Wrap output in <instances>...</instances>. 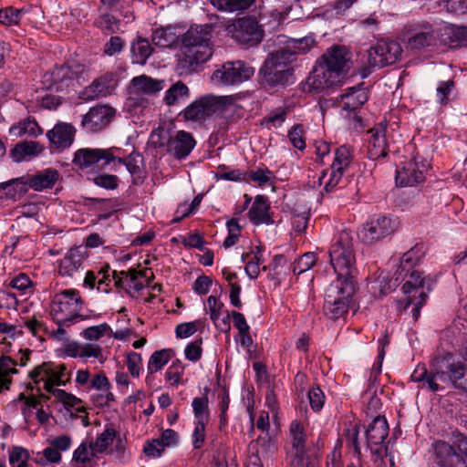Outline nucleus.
I'll list each match as a JSON object with an SVG mask.
<instances>
[{
    "instance_id": "obj_20",
    "label": "nucleus",
    "mask_w": 467,
    "mask_h": 467,
    "mask_svg": "<svg viewBox=\"0 0 467 467\" xmlns=\"http://www.w3.org/2000/svg\"><path fill=\"white\" fill-rule=\"evenodd\" d=\"M341 76L335 68L326 67L317 60L307 78V82L314 90L322 91L339 83Z\"/></svg>"
},
{
    "instance_id": "obj_39",
    "label": "nucleus",
    "mask_w": 467,
    "mask_h": 467,
    "mask_svg": "<svg viewBox=\"0 0 467 467\" xmlns=\"http://www.w3.org/2000/svg\"><path fill=\"white\" fill-rule=\"evenodd\" d=\"M212 5L223 12L245 11L255 4V0H210Z\"/></svg>"
},
{
    "instance_id": "obj_17",
    "label": "nucleus",
    "mask_w": 467,
    "mask_h": 467,
    "mask_svg": "<svg viewBox=\"0 0 467 467\" xmlns=\"http://www.w3.org/2000/svg\"><path fill=\"white\" fill-rule=\"evenodd\" d=\"M196 140L192 135L185 130H179L174 136L169 137L164 141L161 138L158 142L159 147L166 149L167 152L173 155L175 159H185L193 150Z\"/></svg>"
},
{
    "instance_id": "obj_4",
    "label": "nucleus",
    "mask_w": 467,
    "mask_h": 467,
    "mask_svg": "<svg viewBox=\"0 0 467 467\" xmlns=\"http://www.w3.org/2000/svg\"><path fill=\"white\" fill-rule=\"evenodd\" d=\"M83 301L79 292L67 289L57 293L50 304V314L58 326H71L77 319H83L79 315Z\"/></svg>"
},
{
    "instance_id": "obj_15",
    "label": "nucleus",
    "mask_w": 467,
    "mask_h": 467,
    "mask_svg": "<svg viewBox=\"0 0 467 467\" xmlns=\"http://www.w3.org/2000/svg\"><path fill=\"white\" fill-rule=\"evenodd\" d=\"M429 163L416 156L409 161H405L400 169L396 171V183L400 187L414 186L425 180L424 172Z\"/></svg>"
},
{
    "instance_id": "obj_42",
    "label": "nucleus",
    "mask_w": 467,
    "mask_h": 467,
    "mask_svg": "<svg viewBox=\"0 0 467 467\" xmlns=\"http://www.w3.org/2000/svg\"><path fill=\"white\" fill-rule=\"evenodd\" d=\"M10 133L14 136L28 135L37 137L42 133V129L35 119L28 118L18 124L13 125L10 128Z\"/></svg>"
},
{
    "instance_id": "obj_46",
    "label": "nucleus",
    "mask_w": 467,
    "mask_h": 467,
    "mask_svg": "<svg viewBox=\"0 0 467 467\" xmlns=\"http://www.w3.org/2000/svg\"><path fill=\"white\" fill-rule=\"evenodd\" d=\"M316 44L314 37L307 36L301 38H291L286 42L289 49L295 55L296 59L298 55L307 53Z\"/></svg>"
},
{
    "instance_id": "obj_7",
    "label": "nucleus",
    "mask_w": 467,
    "mask_h": 467,
    "mask_svg": "<svg viewBox=\"0 0 467 467\" xmlns=\"http://www.w3.org/2000/svg\"><path fill=\"white\" fill-rule=\"evenodd\" d=\"M232 102L231 96L206 95L193 101L181 114L186 120L202 122L213 114L222 112Z\"/></svg>"
},
{
    "instance_id": "obj_60",
    "label": "nucleus",
    "mask_w": 467,
    "mask_h": 467,
    "mask_svg": "<svg viewBox=\"0 0 467 467\" xmlns=\"http://www.w3.org/2000/svg\"><path fill=\"white\" fill-rule=\"evenodd\" d=\"M272 171L268 169H257L246 173V179L256 182L259 186H264L269 183Z\"/></svg>"
},
{
    "instance_id": "obj_16",
    "label": "nucleus",
    "mask_w": 467,
    "mask_h": 467,
    "mask_svg": "<svg viewBox=\"0 0 467 467\" xmlns=\"http://www.w3.org/2000/svg\"><path fill=\"white\" fill-rule=\"evenodd\" d=\"M289 431L292 438V449L288 453L291 466L306 467L307 464H312L306 450L303 424L298 420H293L290 424Z\"/></svg>"
},
{
    "instance_id": "obj_22",
    "label": "nucleus",
    "mask_w": 467,
    "mask_h": 467,
    "mask_svg": "<svg viewBox=\"0 0 467 467\" xmlns=\"http://www.w3.org/2000/svg\"><path fill=\"white\" fill-rule=\"evenodd\" d=\"M83 262L84 252L82 247L71 248L59 261L58 274L63 277H79Z\"/></svg>"
},
{
    "instance_id": "obj_37",
    "label": "nucleus",
    "mask_w": 467,
    "mask_h": 467,
    "mask_svg": "<svg viewBox=\"0 0 467 467\" xmlns=\"http://www.w3.org/2000/svg\"><path fill=\"white\" fill-rule=\"evenodd\" d=\"M99 16L95 19L94 26L104 34L112 35L119 31L120 21L109 12L99 8Z\"/></svg>"
},
{
    "instance_id": "obj_40",
    "label": "nucleus",
    "mask_w": 467,
    "mask_h": 467,
    "mask_svg": "<svg viewBox=\"0 0 467 467\" xmlns=\"http://www.w3.org/2000/svg\"><path fill=\"white\" fill-rule=\"evenodd\" d=\"M189 95V88L182 81L179 80L165 92L163 100L166 105L174 106L180 101L188 99Z\"/></svg>"
},
{
    "instance_id": "obj_11",
    "label": "nucleus",
    "mask_w": 467,
    "mask_h": 467,
    "mask_svg": "<svg viewBox=\"0 0 467 467\" xmlns=\"http://www.w3.org/2000/svg\"><path fill=\"white\" fill-rule=\"evenodd\" d=\"M254 74L253 67L242 60H236L223 64L221 68L213 72V78L223 86H234L250 79Z\"/></svg>"
},
{
    "instance_id": "obj_6",
    "label": "nucleus",
    "mask_w": 467,
    "mask_h": 467,
    "mask_svg": "<svg viewBox=\"0 0 467 467\" xmlns=\"http://www.w3.org/2000/svg\"><path fill=\"white\" fill-rule=\"evenodd\" d=\"M402 37L407 49L416 54L435 48L440 34L431 23L421 21L407 26Z\"/></svg>"
},
{
    "instance_id": "obj_28",
    "label": "nucleus",
    "mask_w": 467,
    "mask_h": 467,
    "mask_svg": "<svg viewBox=\"0 0 467 467\" xmlns=\"http://www.w3.org/2000/svg\"><path fill=\"white\" fill-rule=\"evenodd\" d=\"M29 190L26 176L11 179L0 183V199L16 201Z\"/></svg>"
},
{
    "instance_id": "obj_19",
    "label": "nucleus",
    "mask_w": 467,
    "mask_h": 467,
    "mask_svg": "<svg viewBox=\"0 0 467 467\" xmlns=\"http://www.w3.org/2000/svg\"><path fill=\"white\" fill-rule=\"evenodd\" d=\"M81 67L80 65H76L74 67L68 65L55 67L44 75V82L48 85V88L63 90L78 78Z\"/></svg>"
},
{
    "instance_id": "obj_2",
    "label": "nucleus",
    "mask_w": 467,
    "mask_h": 467,
    "mask_svg": "<svg viewBox=\"0 0 467 467\" xmlns=\"http://www.w3.org/2000/svg\"><path fill=\"white\" fill-rule=\"evenodd\" d=\"M330 264L337 275V280L356 284L358 275L356 242L353 232L341 231L329 248Z\"/></svg>"
},
{
    "instance_id": "obj_51",
    "label": "nucleus",
    "mask_w": 467,
    "mask_h": 467,
    "mask_svg": "<svg viewBox=\"0 0 467 467\" xmlns=\"http://www.w3.org/2000/svg\"><path fill=\"white\" fill-rule=\"evenodd\" d=\"M288 138L290 142L296 149L299 150H305V130L302 124H296L293 126L288 132Z\"/></svg>"
},
{
    "instance_id": "obj_62",
    "label": "nucleus",
    "mask_w": 467,
    "mask_h": 467,
    "mask_svg": "<svg viewBox=\"0 0 467 467\" xmlns=\"http://www.w3.org/2000/svg\"><path fill=\"white\" fill-rule=\"evenodd\" d=\"M61 461L60 452L54 447L50 446L43 451V454L40 457L35 459V462L38 464L44 465L46 462L57 463Z\"/></svg>"
},
{
    "instance_id": "obj_63",
    "label": "nucleus",
    "mask_w": 467,
    "mask_h": 467,
    "mask_svg": "<svg viewBox=\"0 0 467 467\" xmlns=\"http://www.w3.org/2000/svg\"><path fill=\"white\" fill-rule=\"evenodd\" d=\"M31 285L32 283L29 277L23 273H20L18 275L13 277L9 283L10 287L18 290L22 294H26L27 290H30Z\"/></svg>"
},
{
    "instance_id": "obj_21",
    "label": "nucleus",
    "mask_w": 467,
    "mask_h": 467,
    "mask_svg": "<svg viewBox=\"0 0 467 467\" xmlns=\"http://www.w3.org/2000/svg\"><path fill=\"white\" fill-rule=\"evenodd\" d=\"M76 129L67 122H58L47 132V137L53 150L63 151L69 148L75 140Z\"/></svg>"
},
{
    "instance_id": "obj_53",
    "label": "nucleus",
    "mask_w": 467,
    "mask_h": 467,
    "mask_svg": "<svg viewBox=\"0 0 467 467\" xmlns=\"http://www.w3.org/2000/svg\"><path fill=\"white\" fill-rule=\"evenodd\" d=\"M202 337L190 342L184 349L185 358L192 362H196L200 360L202 354Z\"/></svg>"
},
{
    "instance_id": "obj_41",
    "label": "nucleus",
    "mask_w": 467,
    "mask_h": 467,
    "mask_svg": "<svg viewBox=\"0 0 467 467\" xmlns=\"http://www.w3.org/2000/svg\"><path fill=\"white\" fill-rule=\"evenodd\" d=\"M119 154L120 150L116 153V159L113 161L125 165L131 176L140 179L142 171L140 163L143 161L142 156L139 152L135 151L131 152L127 158H122Z\"/></svg>"
},
{
    "instance_id": "obj_26",
    "label": "nucleus",
    "mask_w": 467,
    "mask_h": 467,
    "mask_svg": "<svg viewBox=\"0 0 467 467\" xmlns=\"http://www.w3.org/2000/svg\"><path fill=\"white\" fill-rule=\"evenodd\" d=\"M264 80L269 86L287 85L294 81V69L292 67H277L275 65L264 63L260 69Z\"/></svg>"
},
{
    "instance_id": "obj_33",
    "label": "nucleus",
    "mask_w": 467,
    "mask_h": 467,
    "mask_svg": "<svg viewBox=\"0 0 467 467\" xmlns=\"http://www.w3.org/2000/svg\"><path fill=\"white\" fill-rule=\"evenodd\" d=\"M164 80L154 79L146 75L135 77L132 79L134 88L147 95H153L164 88Z\"/></svg>"
},
{
    "instance_id": "obj_43",
    "label": "nucleus",
    "mask_w": 467,
    "mask_h": 467,
    "mask_svg": "<svg viewBox=\"0 0 467 467\" xmlns=\"http://www.w3.org/2000/svg\"><path fill=\"white\" fill-rule=\"evenodd\" d=\"M42 150L38 142L24 141L16 144L11 150L12 157L16 161L24 160L26 156H36Z\"/></svg>"
},
{
    "instance_id": "obj_44",
    "label": "nucleus",
    "mask_w": 467,
    "mask_h": 467,
    "mask_svg": "<svg viewBox=\"0 0 467 467\" xmlns=\"http://www.w3.org/2000/svg\"><path fill=\"white\" fill-rule=\"evenodd\" d=\"M108 84L104 79H95L89 86L86 87L80 94L84 100H94L108 94Z\"/></svg>"
},
{
    "instance_id": "obj_52",
    "label": "nucleus",
    "mask_w": 467,
    "mask_h": 467,
    "mask_svg": "<svg viewBox=\"0 0 467 467\" xmlns=\"http://www.w3.org/2000/svg\"><path fill=\"white\" fill-rule=\"evenodd\" d=\"M28 459V451L22 447H14L9 455V462L13 467H26Z\"/></svg>"
},
{
    "instance_id": "obj_64",
    "label": "nucleus",
    "mask_w": 467,
    "mask_h": 467,
    "mask_svg": "<svg viewBox=\"0 0 467 467\" xmlns=\"http://www.w3.org/2000/svg\"><path fill=\"white\" fill-rule=\"evenodd\" d=\"M51 364L43 363L36 366L30 373L29 377L35 384H38L40 381L45 380L50 377Z\"/></svg>"
},
{
    "instance_id": "obj_18",
    "label": "nucleus",
    "mask_w": 467,
    "mask_h": 467,
    "mask_svg": "<svg viewBox=\"0 0 467 467\" xmlns=\"http://www.w3.org/2000/svg\"><path fill=\"white\" fill-rule=\"evenodd\" d=\"M353 158L352 150L340 146L336 150L334 161L330 166L329 177L325 182V190L331 192L341 181L345 171L348 168Z\"/></svg>"
},
{
    "instance_id": "obj_38",
    "label": "nucleus",
    "mask_w": 467,
    "mask_h": 467,
    "mask_svg": "<svg viewBox=\"0 0 467 467\" xmlns=\"http://www.w3.org/2000/svg\"><path fill=\"white\" fill-rule=\"evenodd\" d=\"M295 55L285 45L283 47L270 53L264 63L267 65H275L277 67H291L290 65L296 61Z\"/></svg>"
},
{
    "instance_id": "obj_14",
    "label": "nucleus",
    "mask_w": 467,
    "mask_h": 467,
    "mask_svg": "<svg viewBox=\"0 0 467 467\" xmlns=\"http://www.w3.org/2000/svg\"><path fill=\"white\" fill-rule=\"evenodd\" d=\"M116 116V109L109 105L92 107L82 116L81 127L88 133H96L109 125Z\"/></svg>"
},
{
    "instance_id": "obj_45",
    "label": "nucleus",
    "mask_w": 467,
    "mask_h": 467,
    "mask_svg": "<svg viewBox=\"0 0 467 467\" xmlns=\"http://www.w3.org/2000/svg\"><path fill=\"white\" fill-rule=\"evenodd\" d=\"M171 349L154 351L148 362V373L152 375L161 370L170 361L171 358Z\"/></svg>"
},
{
    "instance_id": "obj_25",
    "label": "nucleus",
    "mask_w": 467,
    "mask_h": 467,
    "mask_svg": "<svg viewBox=\"0 0 467 467\" xmlns=\"http://www.w3.org/2000/svg\"><path fill=\"white\" fill-rule=\"evenodd\" d=\"M322 65L335 68L339 74H343L349 61L348 52L343 46H333L328 48L318 59Z\"/></svg>"
},
{
    "instance_id": "obj_8",
    "label": "nucleus",
    "mask_w": 467,
    "mask_h": 467,
    "mask_svg": "<svg viewBox=\"0 0 467 467\" xmlns=\"http://www.w3.org/2000/svg\"><path fill=\"white\" fill-rule=\"evenodd\" d=\"M399 222L388 215H375L368 219L360 230V239L365 244H373L392 235L398 229Z\"/></svg>"
},
{
    "instance_id": "obj_47",
    "label": "nucleus",
    "mask_w": 467,
    "mask_h": 467,
    "mask_svg": "<svg viewBox=\"0 0 467 467\" xmlns=\"http://www.w3.org/2000/svg\"><path fill=\"white\" fill-rule=\"evenodd\" d=\"M406 277L407 279L402 285V291L404 294H410L418 289L424 288L425 279L421 275V273L415 270H412L410 274L409 272H406L404 279Z\"/></svg>"
},
{
    "instance_id": "obj_3",
    "label": "nucleus",
    "mask_w": 467,
    "mask_h": 467,
    "mask_svg": "<svg viewBox=\"0 0 467 467\" xmlns=\"http://www.w3.org/2000/svg\"><path fill=\"white\" fill-rule=\"evenodd\" d=\"M439 381L451 383L455 388L467 392V352L462 360L448 363L429 371L427 379L421 382L430 390L436 392L441 389Z\"/></svg>"
},
{
    "instance_id": "obj_1",
    "label": "nucleus",
    "mask_w": 467,
    "mask_h": 467,
    "mask_svg": "<svg viewBox=\"0 0 467 467\" xmlns=\"http://www.w3.org/2000/svg\"><path fill=\"white\" fill-rule=\"evenodd\" d=\"M213 24L192 25L180 36L176 69L180 75H190L213 56Z\"/></svg>"
},
{
    "instance_id": "obj_36",
    "label": "nucleus",
    "mask_w": 467,
    "mask_h": 467,
    "mask_svg": "<svg viewBox=\"0 0 467 467\" xmlns=\"http://www.w3.org/2000/svg\"><path fill=\"white\" fill-rule=\"evenodd\" d=\"M387 154V141L384 133L382 131L373 133L368 146V158L379 160L386 157Z\"/></svg>"
},
{
    "instance_id": "obj_55",
    "label": "nucleus",
    "mask_w": 467,
    "mask_h": 467,
    "mask_svg": "<svg viewBox=\"0 0 467 467\" xmlns=\"http://www.w3.org/2000/svg\"><path fill=\"white\" fill-rule=\"evenodd\" d=\"M93 182L106 190H115L119 186V178L112 174H99L92 179Z\"/></svg>"
},
{
    "instance_id": "obj_48",
    "label": "nucleus",
    "mask_w": 467,
    "mask_h": 467,
    "mask_svg": "<svg viewBox=\"0 0 467 467\" xmlns=\"http://www.w3.org/2000/svg\"><path fill=\"white\" fill-rule=\"evenodd\" d=\"M57 397L64 404L67 410L74 408L78 412H85L86 409L82 406V400L75 395L67 392L64 389H57Z\"/></svg>"
},
{
    "instance_id": "obj_12",
    "label": "nucleus",
    "mask_w": 467,
    "mask_h": 467,
    "mask_svg": "<svg viewBox=\"0 0 467 467\" xmlns=\"http://www.w3.org/2000/svg\"><path fill=\"white\" fill-rule=\"evenodd\" d=\"M119 151V148L116 147L109 149L82 148L75 152L72 162L81 170L99 165L100 162V167L103 168L115 161L116 153Z\"/></svg>"
},
{
    "instance_id": "obj_57",
    "label": "nucleus",
    "mask_w": 467,
    "mask_h": 467,
    "mask_svg": "<svg viewBox=\"0 0 467 467\" xmlns=\"http://www.w3.org/2000/svg\"><path fill=\"white\" fill-rule=\"evenodd\" d=\"M109 330H110V327L107 323H102L99 326H92L86 328L82 332V335L87 340H98Z\"/></svg>"
},
{
    "instance_id": "obj_10",
    "label": "nucleus",
    "mask_w": 467,
    "mask_h": 467,
    "mask_svg": "<svg viewBox=\"0 0 467 467\" xmlns=\"http://www.w3.org/2000/svg\"><path fill=\"white\" fill-rule=\"evenodd\" d=\"M228 32L237 42L249 47L258 45L265 36L262 26L253 16H244L236 19L234 24L228 26Z\"/></svg>"
},
{
    "instance_id": "obj_35",
    "label": "nucleus",
    "mask_w": 467,
    "mask_h": 467,
    "mask_svg": "<svg viewBox=\"0 0 467 467\" xmlns=\"http://www.w3.org/2000/svg\"><path fill=\"white\" fill-rule=\"evenodd\" d=\"M17 362L8 356L0 357V392L8 390L12 383L11 374H17L18 370L14 368Z\"/></svg>"
},
{
    "instance_id": "obj_50",
    "label": "nucleus",
    "mask_w": 467,
    "mask_h": 467,
    "mask_svg": "<svg viewBox=\"0 0 467 467\" xmlns=\"http://www.w3.org/2000/svg\"><path fill=\"white\" fill-rule=\"evenodd\" d=\"M23 15L22 9L14 8L12 6L0 9V24L5 26L18 25Z\"/></svg>"
},
{
    "instance_id": "obj_32",
    "label": "nucleus",
    "mask_w": 467,
    "mask_h": 467,
    "mask_svg": "<svg viewBox=\"0 0 467 467\" xmlns=\"http://www.w3.org/2000/svg\"><path fill=\"white\" fill-rule=\"evenodd\" d=\"M425 247L422 244H418L404 253L399 266L398 272L401 275L402 272H410V269L416 265L424 256Z\"/></svg>"
},
{
    "instance_id": "obj_9",
    "label": "nucleus",
    "mask_w": 467,
    "mask_h": 467,
    "mask_svg": "<svg viewBox=\"0 0 467 467\" xmlns=\"http://www.w3.org/2000/svg\"><path fill=\"white\" fill-rule=\"evenodd\" d=\"M389 424L384 416H377L366 429L367 446L370 450L373 461H382L388 452L386 439L389 435Z\"/></svg>"
},
{
    "instance_id": "obj_13",
    "label": "nucleus",
    "mask_w": 467,
    "mask_h": 467,
    "mask_svg": "<svg viewBox=\"0 0 467 467\" xmlns=\"http://www.w3.org/2000/svg\"><path fill=\"white\" fill-rule=\"evenodd\" d=\"M402 53L400 45L394 40H379L368 50V64L383 67L398 61Z\"/></svg>"
},
{
    "instance_id": "obj_30",
    "label": "nucleus",
    "mask_w": 467,
    "mask_h": 467,
    "mask_svg": "<svg viewBox=\"0 0 467 467\" xmlns=\"http://www.w3.org/2000/svg\"><path fill=\"white\" fill-rule=\"evenodd\" d=\"M130 52L133 64L145 65L153 47L147 38L137 36L130 44Z\"/></svg>"
},
{
    "instance_id": "obj_59",
    "label": "nucleus",
    "mask_w": 467,
    "mask_h": 467,
    "mask_svg": "<svg viewBox=\"0 0 467 467\" xmlns=\"http://www.w3.org/2000/svg\"><path fill=\"white\" fill-rule=\"evenodd\" d=\"M219 171L217 173V178L225 180V181H233V182H239V181H246V173L243 172L242 171L236 169V170H231L226 171L225 166H219Z\"/></svg>"
},
{
    "instance_id": "obj_29",
    "label": "nucleus",
    "mask_w": 467,
    "mask_h": 467,
    "mask_svg": "<svg viewBox=\"0 0 467 467\" xmlns=\"http://www.w3.org/2000/svg\"><path fill=\"white\" fill-rule=\"evenodd\" d=\"M29 189L40 192L52 188L59 178V173L55 169H46L35 175H26Z\"/></svg>"
},
{
    "instance_id": "obj_58",
    "label": "nucleus",
    "mask_w": 467,
    "mask_h": 467,
    "mask_svg": "<svg viewBox=\"0 0 467 467\" xmlns=\"http://www.w3.org/2000/svg\"><path fill=\"white\" fill-rule=\"evenodd\" d=\"M50 377L57 380V386H66L67 382L70 379V372H67V367L64 364L57 366L51 365Z\"/></svg>"
},
{
    "instance_id": "obj_5",
    "label": "nucleus",
    "mask_w": 467,
    "mask_h": 467,
    "mask_svg": "<svg viewBox=\"0 0 467 467\" xmlns=\"http://www.w3.org/2000/svg\"><path fill=\"white\" fill-rule=\"evenodd\" d=\"M356 284L336 280L326 291L324 313L331 319H338L348 313L355 293Z\"/></svg>"
},
{
    "instance_id": "obj_31",
    "label": "nucleus",
    "mask_w": 467,
    "mask_h": 467,
    "mask_svg": "<svg viewBox=\"0 0 467 467\" xmlns=\"http://www.w3.org/2000/svg\"><path fill=\"white\" fill-rule=\"evenodd\" d=\"M441 43L451 48L467 45V26L446 27L441 34Z\"/></svg>"
},
{
    "instance_id": "obj_49",
    "label": "nucleus",
    "mask_w": 467,
    "mask_h": 467,
    "mask_svg": "<svg viewBox=\"0 0 467 467\" xmlns=\"http://www.w3.org/2000/svg\"><path fill=\"white\" fill-rule=\"evenodd\" d=\"M116 431L114 429H106L97 439L92 445V450L99 453H103L107 451L109 446L113 443L116 437Z\"/></svg>"
},
{
    "instance_id": "obj_24",
    "label": "nucleus",
    "mask_w": 467,
    "mask_h": 467,
    "mask_svg": "<svg viewBox=\"0 0 467 467\" xmlns=\"http://www.w3.org/2000/svg\"><path fill=\"white\" fill-rule=\"evenodd\" d=\"M437 464L440 467H467L465 460L449 443L438 441L434 445Z\"/></svg>"
},
{
    "instance_id": "obj_61",
    "label": "nucleus",
    "mask_w": 467,
    "mask_h": 467,
    "mask_svg": "<svg viewBox=\"0 0 467 467\" xmlns=\"http://www.w3.org/2000/svg\"><path fill=\"white\" fill-rule=\"evenodd\" d=\"M208 398L204 397H197L192 400V410L194 412V416L198 420L203 421V418L205 414L208 413Z\"/></svg>"
},
{
    "instance_id": "obj_56",
    "label": "nucleus",
    "mask_w": 467,
    "mask_h": 467,
    "mask_svg": "<svg viewBox=\"0 0 467 467\" xmlns=\"http://www.w3.org/2000/svg\"><path fill=\"white\" fill-rule=\"evenodd\" d=\"M307 396L312 410L319 411L323 408L325 402V394L322 389L318 386L313 387L309 389Z\"/></svg>"
},
{
    "instance_id": "obj_54",
    "label": "nucleus",
    "mask_w": 467,
    "mask_h": 467,
    "mask_svg": "<svg viewBox=\"0 0 467 467\" xmlns=\"http://www.w3.org/2000/svg\"><path fill=\"white\" fill-rule=\"evenodd\" d=\"M453 80L441 81L438 84L437 100L441 105H445L450 101V95L454 88Z\"/></svg>"
},
{
    "instance_id": "obj_27",
    "label": "nucleus",
    "mask_w": 467,
    "mask_h": 467,
    "mask_svg": "<svg viewBox=\"0 0 467 467\" xmlns=\"http://www.w3.org/2000/svg\"><path fill=\"white\" fill-rule=\"evenodd\" d=\"M363 83L348 88L340 95L342 109L347 111H355L361 108L368 99V91L363 88Z\"/></svg>"
},
{
    "instance_id": "obj_34",
    "label": "nucleus",
    "mask_w": 467,
    "mask_h": 467,
    "mask_svg": "<svg viewBox=\"0 0 467 467\" xmlns=\"http://www.w3.org/2000/svg\"><path fill=\"white\" fill-rule=\"evenodd\" d=\"M178 40L180 41V36L176 35L175 29L171 26L158 27L153 30L151 35L153 45L161 47H170Z\"/></svg>"
},
{
    "instance_id": "obj_23",
    "label": "nucleus",
    "mask_w": 467,
    "mask_h": 467,
    "mask_svg": "<svg viewBox=\"0 0 467 467\" xmlns=\"http://www.w3.org/2000/svg\"><path fill=\"white\" fill-rule=\"evenodd\" d=\"M270 210L271 205L268 198L265 195H256L247 215L250 222L254 225H270L275 223Z\"/></svg>"
}]
</instances>
